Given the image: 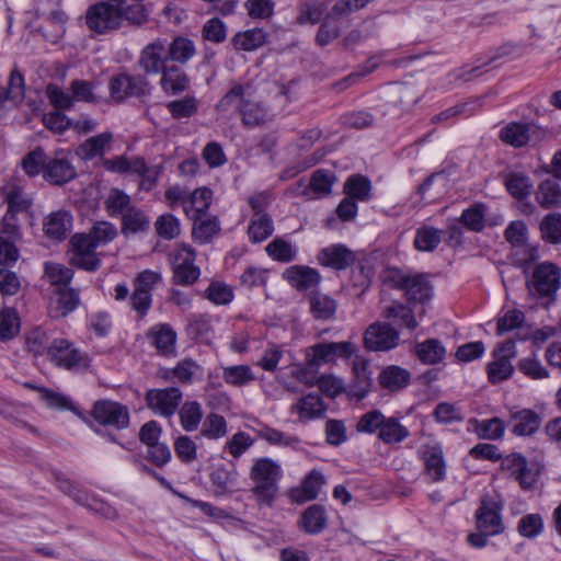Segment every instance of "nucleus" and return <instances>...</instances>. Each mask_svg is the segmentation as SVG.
Instances as JSON below:
<instances>
[{
  "instance_id": "1",
  "label": "nucleus",
  "mask_w": 561,
  "mask_h": 561,
  "mask_svg": "<svg viewBox=\"0 0 561 561\" xmlns=\"http://www.w3.org/2000/svg\"><path fill=\"white\" fill-rule=\"evenodd\" d=\"M88 28L96 35H107L121 30L126 22L141 26L149 20V11L142 3L129 4L127 0H103L91 4L84 15Z\"/></svg>"
},
{
  "instance_id": "2",
  "label": "nucleus",
  "mask_w": 561,
  "mask_h": 561,
  "mask_svg": "<svg viewBox=\"0 0 561 561\" xmlns=\"http://www.w3.org/2000/svg\"><path fill=\"white\" fill-rule=\"evenodd\" d=\"M526 287L529 296L548 309L556 302L561 287V268L551 262L537 264L526 280Z\"/></svg>"
},
{
  "instance_id": "3",
  "label": "nucleus",
  "mask_w": 561,
  "mask_h": 561,
  "mask_svg": "<svg viewBox=\"0 0 561 561\" xmlns=\"http://www.w3.org/2000/svg\"><path fill=\"white\" fill-rule=\"evenodd\" d=\"M280 477V466L273 459L262 457L254 460L250 470V479L254 483L252 493L259 503L272 505Z\"/></svg>"
},
{
  "instance_id": "4",
  "label": "nucleus",
  "mask_w": 561,
  "mask_h": 561,
  "mask_svg": "<svg viewBox=\"0 0 561 561\" xmlns=\"http://www.w3.org/2000/svg\"><path fill=\"white\" fill-rule=\"evenodd\" d=\"M356 347L350 341L317 343L306 350V367L298 371L297 378L306 383H312L307 379V371H314L322 364L333 363L337 358H350Z\"/></svg>"
},
{
  "instance_id": "5",
  "label": "nucleus",
  "mask_w": 561,
  "mask_h": 561,
  "mask_svg": "<svg viewBox=\"0 0 561 561\" xmlns=\"http://www.w3.org/2000/svg\"><path fill=\"white\" fill-rule=\"evenodd\" d=\"M195 251L185 244L176 247L170 254L174 284L191 286L198 279L201 270L195 265Z\"/></svg>"
},
{
  "instance_id": "6",
  "label": "nucleus",
  "mask_w": 561,
  "mask_h": 561,
  "mask_svg": "<svg viewBox=\"0 0 561 561\" xmlns=\"http://www.w3.org/2000/svg\"><path fill=\"white\" fill-rule=\"evenodd\" d=\"M110 93L116 102L128 98H141L150 92V84L145 75L122 72L110 79Z\"/></svg>"
},
{
  "instance_id": "7",
  "label": "nucleus",
  "mask_w": 561,
  "mask_h": 561,
  "mask_svg": "<svg viewBox=\"0 0 561 561\" xmlns=\"http://www.w3.org/2000/svg\"><path fill=\"white\" fill-rule=\"evenodd\" d=\"M183 392L178 387L153 388L146 392L145 401L149 410L162 417L170 419L179 410Z\"/></svg>"
},
{
  "instance_id": "8",
  "label": "nucleus",
  "mask_w": 561,
  "mask_h": 561,
  "mask_svg": "<svg viewBox=\"0 0 561 561\" xmlns=\"http://www.w3.org/2000/svg\"><path fill=\"white\" fill-rule=\"evenodd\" d=\"M47 359L57 367L72 369L88 365V356L82 354L66 339H54L49 343Z\"/></svg>"
},
{
  "instance_id": "9",
  "label": "nucleus",
  "mask_w": 561,
  "mask_h": 561,
  "mask_svg": "<svg viewBox=\"0 0 561 561\" xmlns=\"http://www.w3.org/2000/svg\"><path fill=\"white\" fill-rule=\"evenodd\" d=\"M399 341L398 330L386 322L370 324L364 334L365 347L373 352L390 351L399 345Z\"/></svg>"
},
{
  "instance_id": "10",
  "label": "nucleus",
  "mask_w": 561,
  "mask_h": 561,
  "mask_svg": "<svg viewBox=\"0 0 561 561\" xmlns=\"http://www.w3.org/2000/svg\"><path fill=\"white\" fill-rule=\"evenodd\" d=\"M92 416L99 424L117 430H124L129 425L127 407L111 400L96 401L93 404Z\"/></svg>"
},
{
  "instance_id": "11",
  "label": "nucleus",
  "mask_w": 561,
  "mask_h": 561,
  "mask_svg": "<svg viewBox=\"0 0 561 561\" xmlns=\"http://www.w3.org/2000/svg\"><path fill=\"white\" fill-rule=\"evenodd\" d=\"M390 274L394 286L405 291L408 300L423 304L431 298L433 288L423 275H405L399 271Z\"/></svg>"
},
{
  "instance_id": "12",
  "label": "nucleus",
  "mask_w": 561,
  "mask_h": 561,
  "mask_svg": "<svg viewBox=\"0 0 561 561\" xmlns=\"http://www.w3.org/2000/svg\"><path fill=\"white\" fill-rule=\"evenodd\" d=\"M502 505L490 499H482L476 512V525L479 531L496 536L504 531L505 526L501 516Z\"/></svg>"
},
{
  "instance_id": "13",
  "label": "nucleus",
  "mask_w": 561,
  "mask_h": 561,
  "mask_svg": "<svg viewBox=\"0 0 561 561\" xmlns=\"http://www.w3.org/2000/svg\"><path fill=\"white\" fill-rule=\"evenodd\" d=\"M70 243L73 248L71 263L78 268L94 272L99 268L101 260L95 250L98 245L87 234H75Z\"/></svg>"
},
{
  "instance_id": "14",
  "label": "nucleus",
  "mask_w": 561,
  "mask_h": 561,
  "mask_svg": "<svg viewBox=\"0 0 561 561\" xmlns=\"http://www.w3.org/2000/svg\"><path fill=\"white\" fill-rule=\"evenodd\" d=\"M168 61L167 44L161 38L147 44L138 58V65L146 75L161 73L168 67Z\"/></svg>"
},
{
  "instance_id": "15",
  "label": "nucleus",
  "mask_w": 561,
  "mask_h": 561,
  "mask_svg": "<svg viewBox=\"0 0 561 561\" xmlns=\"http://www.w3.org/2000/svg\"><path fill=\"white\" fill-rule=\"evenodd\" d=\"M146 339L161 356L173 357L176 354L178 334L169 323H157L148 329Z\"/></svg>"
},
{
  "instance_id": "16",
  "label": "nucleus",
  "mask_w": 561,
  "mask_h": 561,
  "mask_svg": "<svg viewBox=\"0 0 561 561\" xmlns=\"http://www.w3.org/2000/svg\"><path fill=\"white\" fill-rule=\"evenodd\" d=\"M77 175L76 169L64 151H56L54 157H47L44 179L54 185L68 183Z\"/></svg>"
},
{
  "instance_id": "17",
  "label": "nucleus",
  "mask_w": 561,
  "mask_h": 561,
  "mask_svg": "<svg viewBox=\"0 0 561 561\" xmlns=\"http://www.w3.org/2000/svg\"><path fill=\"white\" fill-rule=\"evenodd\" d=\"M421 458L425 465V472L432 482H439L446 477V462L440 445H427L421 450Z\"/></svg>"
},
{
  "instance_id": "18",
  "label": "nucleus",
  "mask_w": 561,
  "mask_h": 561,
  "mask_svg": "<svg viewBox=\"0 0 561 561\" xmlns=\"http://www.w3.org/2000/svg\"><path fill=\"white\" fill-rule=\"evenodd\" d=\"M253 94V88L250 83H233L227 93L219 100L216 110L219 112H228L236 110L242 115V107Z\"/></svg>"
},
{
  "instance_id": "19",
  "label": "nucleus",
  "mask_w": 561,
  "mask_h": 561,
  "mask_svg": "<svg viewBox=\"0 0 561 561\" xmlns=\"http://www.w3.org/2000/svg\"><path fill=\"white\" fill-rule=\"evenodd\" d=\"M210 482L215 495L231 494L236 491L238 484L237 469L233 465L230 468L224 465L217 466L210 473Z\"/></svg>"
},
{
  "instance_id": "20",
  "label": "nucleus",
  "mask_w": 561,
  "mask_h": 561,
  "mask_svg": "<svg viewBox=\"0 0 561 561\" xmlns=\"http://www.w3.org/2000/svg\"><path fill=\"white\" fill-rule=\"evenodd\" d=\"M318 260L324 266L345 270L355 262V255L346 247L336 244L321 250Z\"/></svg>"
},
{
  "instance_id": "21",
  "label": "nucleus",
  "mask_w": 561,
  "mask_h": 561,
  "mask_svg": "<svg viewBox=\"0 0 561 561\" xmlns=\"http://www.w3.org/2000/svg\"><path fill=\"white\" fill-rule=\"evenodd\" d=\"M324 483V476L320 471L313 469L304 480L301 488L293 489L290 491V499L297 503L312 501L318 497Z\"/></svg>"
},
{
  "instance_id": "22",
  "label": "nucleus",
  "mask_w": 561,
  "mask_h": 561,
  "mask_svg": "<svg viewBox=\"0 0 561 561\" xmlns=\"http://www.w3.org/2000/svg\"><path fill=\"white\" fill-rule=\"evenodd\" d=\"M160 85L167 94L175 95L190 88V79L183 69L171 65L161 72Z\"/></svg>"
},
{
  "instance_id": "23",
  "label": "nucleus",
  "mask_w": 561,
  "mask_h": 561,
  "mask_svg": "<svg viewBox=\"0 0 561 561\" xmlns=\"http://www.w3.org/2000/svg\"><path fill=\"white\" fill-rule=\"evenodd\" d=\"M353 373L354 380L351 386V393L357 399H363L367 396L373 387L369 363L364 358L356 357L353 362Z\"/></svg>"
},
{
  "instance_id": "24",
  "label": "nucleus",
  "mask_w": 561,
  "mask_h": 561,
  "mask_svg": "<svg viewBox=\"0 0 561 561\" xmlns=\"http://www.w3.org/2000/svg\"><path fill=\"white\" fill-rule=\"evenodd\" d=\"M510 422L513 426V433L517 436H528L537 432L541 424L540 415L529 409L511 414Z\"/></svg>"
},
{
  "instance_id": "25",
  "label": "nucleus",
  "mask_w": 561,
  "mask_h": 561,
  "mask_svg": "<svg viewBox=\"0 0 561 561\" xmlns=\"http://www.w3.org/2000/svg\"><path fill=\"white\" fill-rule=\"evenodd\" d=\"M379 383L390 392H397L405 388L411 380V374L397 365L385 367L378 377Z\"/></svg>"
},
{
  "instance_id": "26",
  "label": "nucleus",
  "mask_w": 561,
  "mask_h": 561,
  "mask_svg": "<svg viewBox=\"0 0 561 561\" xmlns=\"http://www.w3.org/2000/svg\"><path fill=\"white\" fill-rule=\"evenodd\" d=\"M72 227V218L67 211H56L48 215L44 221L45 234L54 240L66 239Z\"/></svg>"
},
{
  "instance_id": "27",
  "label": "nucleus",
  "mask_w": 561,
  "mask_h": 561,
  "mask_svg": "<svg viewBox=\"0 0 561 561\" xmlns=\"http://www.w3.org/2000/svg\"><path fill=\"white\" fill-rule=\"evenodd\" d=\"M271 119L270 110L262 102L255 101L253 95L242 107L241 121L249 128L262 126Z\"/></svg>"
},
{
  "instance_id": "28",
  "label": "nucleus",
  "mask_w": 561,
  "mask_h": 561,
  "mask_svg": "<svg viewBox=\"0 0 561 561\" xmlns=\"http://www.w3.org/2000/svg\"><path fill=\"white\" fill-rule=\"evenodd\" d=\"M112 140L113 134L111 131L101 133L84 140L77 148L76 153L83 160H92L98 156H102Z\"/></svg>"
},
{
  "instance_id": "29",
  "label": "nucleus",
  "mask_w": 561,
  "mask_h": 561,
  "mask_svg": "<svg viewBox=\"0 0 561 561\" xmlns=\"http://www.w3.org/2000/svg\"><path fill=\"white\" fill-rule=\"evenodd\" d=\"M191 218L194 220L192 236L201 244L210 242L220 231V224L217 217L201 215L192 216Z\"/></svg>"
},
{
  "instance_id": "30",
  "label": "nucleus",
  "mask_w": 561,
  "mask_h": 561,
  "mask_svg": "<svg viewBox=\"0 0 561 561\" xmlns=\"http://www.w3.org/2000/svg\"><path fill=\"white\" fill-rule=\"evenodd\" d=\"M327 513L322 505L313 504L305 510L301 515L299 525L300 528L309 534H320L327 526Z\"/></svg>"
},
{
  "instance_id": "31",
  "label": "nucleus",
  "mask_w": 561,
  "mask_h": 561,
  "mask_svg": "<svg viewBox=\"0 0 561 561\" xmlns=\"http://www.w3.org/2000/svg\"><path fill=\"white\" fill-rule=\"evenodd\" d=\"M381 316L385 319L392 320L399 327L407 328L410 331L415 330L419 325L413 310L409 306L401 302H394L386 307L382 310Z\"/></svg>"
},
{
  "instance_id": "32",
  "label": "nucleus",
  "mask_w": 561,
  "mask_h": 561,
  "mask_svg": "<svg viewBox=\"0 0 561 561\" xmlns=\"http://www.w3.org/2000/svg\"><path fill=\"white\" fill-rule=\"evenodd\" d=\"M79 294L69 287H58L56 290V302L50 313L54 318H62L76 310L79 305Z\"/></svg>"
},
{
  "instance_id": "33",
  "label": "nucleus",
  "mask_w": 561,
  "mask_h": 561,
  "mask_svg": "<svg viewBox=\"0 0 561 561\" xmlns=\"http://www.w3.org/2000/svg\"><path fill=\"white\" fill-rule=\"evenodd\" d=\"M533 125L523 123H510L500 131V139L515 148L523 147L528 144L530 138V129Z\"/></svg>"
},
{
  "instance_id": "34",
  "label": "nucleus",
  "mask_w": 561,
  "mask_h": 561,
  "mask_svg": "<svg viewBox=\"0 0 561 561\" xmlns=\"http://www.w3.org/2000/svg\"><path fill=\"white\" fill-rule=\"evenodd\" d=\"M284 275L294 286L304 290L317 286L321 279L318 271L307 266H291Z\"/></svg>"
},
{
  "instance_id": "35",
  "label": "nucleus",
  "mask_w": 561,
  "mask_h": 561,
  "mask_svg": "<svg viewBox=\"0 0 561 561\" xmlns=\"http://www.w3.org/2000/svg\"><path fill=\"white\" fill-rule=\"evenodd\" d=\"M290 411L297 412L301 421H309L320 416L325 411V407L320 396L310 393L293 404Z\"/></svg>"
},
{
  "instance_id": "36",
  "label": "nucleus",
  "mask_w": 561,
  "mask_h": 561,
  "mask_svg": "<svg viewBox=\"0 0 561 561\" xmlns=\"http://www.w3.org/2000/svg\"><path fill=\"white\" fill-rule=\"evenodd\" d=\"M536 201L545 209L558 207L561 203V187L557 180L542 181L536 192Z\"/></svg>"
},
{
  "instance_id": "37",
  "label": "nucleus",
  "mask_w": 561,
  "mask_h": 561,
  "mask_svg": "<svg viewBox=\"0 0 561 561\" xmlns=\"http://www.w3.org/2000/svg\"><path fill=\"white\" fill-rule=\"evenodd\" d=\"M267 34L263 28H251L239 32L232 37L236 49L251 51L262 47L266 43Z\"/></svg>"
},
{
  "instance_id": "38",
  "label": "nucleus",
  "mask_w": 561,
  "mask_h": 561,
  "mask_svg": "<svg viewBox=\"0 0 561 561\" xmlns=\"http://www.w3.org/2000/svg\"><path fill=\"white\" fill-rule=\"evenodd\" d=\"M443 231L428 225L416 229L414 247L420 252H433L442 242Z\"/></svg>"
},
{
  "instance_id": "39",
  "label": "nucleus",
  "mask_w": 561,
  "mask_h": 561,
  "mask_svg": "<svg viewBox=\"0 0 561 561\" xmlns=\"http://www.w3.org/2000/svg\"><path fill=\"white\" fill-rule=\"evenodd\" d=\"M415 354L423 364L434 365L444 359L446 350L439 340L428 339L415 345Z\"/></svg>"
},
{
  "instance_id": "40",
  "label": "nucleus",
  "mask_w": 561,
  "mask_h": 561,
  "mask_svg": "<svg viewBox=\"0 0 561 561\" xmlns=\"http://www.w3.org/2000/svg\"><path fill=\"white\" fill-rule=\"evenodd\" d=\"M167 53L169 60L184 65L196 54V48L192 39L176 36L167 46Z\"/></svg>"
},
{
  "instance_id": "41",
  "label": "nucleus",
  "mask_w": 561,
  "mask_h": 561,
  "mask_svg": "<svg viewBox=\"0 0 561 561\" xmlns=\"http://www.w3.org/2000/svg\"><path fill=\"white\" fill-rule=\"evenodd\" d=\"M203 408L197 401H186L179 408V417L185 432H194L198 428L203 419Z\"/></svg>"
},
{
  "instance_id": "42",
  "label": "nucleus",
  "mask_w": 561,
  "mask_h": 561,
  "mask_svg": "<svg viewBox=\"0 0 561 561\" xmlns=\"http://www.w3.org/2000/svg\"><path fill=\"white\" fill-rule=\"evenodd\" d=\"M371 183L368 178L360 174L351 175L344 183L346 197L354 201L366 202L370 199Z\"/></svg>"
},
{
  "instance_id": "43",
  "label": "nucleus",
  "mask_w": 561,
  "mask_h": 561,
  "mask_svg": "<svg viewBox=\"0 0 561 561\" xmlns=\"http://www.w3.org/2000/svg\"><path fill=\"white\" fill-rule=\"evenodd\" d=\"M173 377L182 385H192L203 375L202 366L192 358H183L172 368Z\"/></svg>"
},
{
  "instance_id": "44",
  "label": "nucleus",
  "mask_w": 561,
  "mask_h": 561,
  "mask_svg": "<svg viewBox=\"0 0 561 561\" xmlns=\"http://www.w3.org/2000/svg\"><path fill=\"white\" fill-rule=\"evenodd\" d=\"M409 430L396 417H386L378 438L385 444H398L409 437Z\"/></svg>"
},
{
  "instance_id": "45",
  "label": "nucleus",
  "mask_w": 561,
  "mask_h": 561,
  "mask_svg": "<svg viewBox=\"0 0 561 561\" xmlns=\"http://www.w3.org/2000/svg\"><path fill=\"white\" fill-rule=\"evenodd\" d=\"M310 312L314 319L329 320L336 310V301L328 295L314 293L310 296Z\"/></svg>"
},
{
  "instance_id": "46",
  "label": "nucleus",
  "mask_w": 561,
  "mask_h": 561,
  "mask_svg": "<svg viewBox=\"0 0 561 561\" xmlns=\"http://www.w3.org/2000/svg\"><path fill=\"white\" fill-rule=\"evenodd\" d=\"M505 187L507 192L516 199H523L530 195L533 182L524 173L512 172L505 176Z\"/></svg>"
},
{
  "instance_id": "47",
  "label": "nucleus",
  "mask_w": 561,
  "mask_h": 561,
  "mask_svg": "<svg viewBox=\"0 0 561 561\" xmlns=\"http://www.w3.org/2000/svg\"><path fill=\"white\" fill-rule=\"evenodd\" d=\"M273 220L267 214L253 215L248 228V234L253 242H262L272 236Z\"/></svg>"
},
{
  "instance_id": "48",
  "label": "nucleus",
  "mask_w": 561,
  "mask_h": 561,
  "mask_svg": "<svg viewBox=\"0 0 561 561\" xmlns=\"http://www.w3.org/2000/svg\"><path fill=\"white\" fill-rule=\"evenodd\" d=\"M123 232L124 233H138L148 230L149 219L145 213L136 207H129L123 214Z\"/></svg>"
},
{
  "instance_id": "49",
  "label": "nucleus",
  "mask_w": 561,
  "mask_h": 561,
  "mask_svg": "<svg viewBox=\"0 0 561 561\" xmlns=\"http://www.w3.org/2000/svg\"><path fill=\"white\" fill-rule=\"evenodd\" d=\"M46 161L45 150L42 147H36L23 157L21 167L26 175L34 178L41 172L44 174Z\"/></svg>"
},
{
  "instance_id": "50",
  "label": "nucleus",
  "mask_w": 561,
  "mask_h": 561,
  "mask_svg": "<svg viewBox=\"0 0 561 561\" xmlns=\"http://www.w3.org/2000/svg\"><path fill=\"white\" fill-rule=\"evenodd\" d=\"M541 238L552 244L561 243V214L546 215L540 222Z\"/></svg>"
},
{
  "instance_id": "51",
  "label": "nucleus",
  "mask_w": 561,
  "mask_h": 561,
  "mask_svg": "<svg viewBox=\"0 0 561 561\" xmlns=\"http://www.w3.org/2000/svg\"><path fill=\"white\" fill-rule=\"evenodd\" d=\"M224 380L231 386L242 387L255 379V376L248 365L227 366L222 368Z\"/></svg>"
},
{
  "instance_id": "52",
  "label": "nucleus",
  "mask_w": 561,
  "mask_h": 561,
  "mask_svg": "<svg viewBox=\"0 0 561 561\" xmlns=\"http://www.w3.org/2000/svg\"><path fill=\"white\" fill-rule=\"evenodd\" d=\"M157 234L164 240H173L181 233L180 220L172 214L160 215L154 221Z\"/></svg>"
},
{
  "instance_id": "53",
  "label": "nucleus",
  "mask_w": 561,
  "mask_h": 561,
  "mask_svg": "<svg viewBox=\"0 0 561 561\" xmlns=\"http://www.w3.org/2000/svg\"><path fill=\"white\" fill-rule=\"evenodd\" d=\"M198 101L194 96H185L180 100L171 101L167 104V108L174 119L190 118L198 111Z\"/></svg>"
},
{
  "instance_id": "54",
  "label": "nucleus",
  "mask_w": 561,
  "mask_h": 561,
  "mask_svg": "<svg viewBox=\"0 0 561 561\" xmlns=\"http://www.w3.org/2000/svg\"><path fill=\"white\" fill-rule=\"evenodd\" d=\"M485 205L477 203L465 209L459 221L469 230L480 232L484 228Z\"/></svg>"
},
{
  "instance_id": "55",
  "label": "nucleus",
  "mask_w": 561,
  "mask_h": 561,
  "mask_svg": "<svg viewBox=\"0 0 561 561\" xmlns=\"http://www.w3.org/2000/svg\"><path fill=\"white\" fill-rule=\"evenodd\" d=\"M95 88V82L82 79H73L69 84V91L72 93L75 101L84 103L99 102Z\"/></svg>"
},
{
  "instance_id": "56",
  "label": "nucleus",
  "mask_w": 561,
  "mask_h": 561,
  "mask_svg": "<svg viewBox=\"0 0 561 561\" xmlns=\"http://www.w3.org/2000/svg\"><path fill=\"white\" fill-rule=\"evenodd\" d=\"M213 199V192L208 187H198L190 193L188 207L191 216L206 215Z\"/></svg>"
},
{
  "instance_id": "57",
  "label": "nucleus",
  "mask_w": 561,
  "mask_h": 561,
  "mask_svg": "<svg viewBox=\"0 0 561 561\" xmlns=\"http://www.w3.org/2000/svg\"><path fill=\"white\" fill-rule=\"evenodd\" d=\"M20 330L18 312L13 308H3L0 311V340L13 339Z\"/></svg>"
},
{
  "instance_id": "58",
  "label": "nucleus",
  "mask_w": 561,
  "mask_h": 561,
  "mask_svg": "<svg viewBox=\"0 0 561 561\" xmlns=\"http://www.w3.org/2000/svg\"><path fill=\"white\" fill-rule=\"evenodd\" d=\"M227 434V422L217 413H209L201 430V435L208 439H219Z\"/></svg>"
},
{
  "instance_id": "59",
  "label": "nucleus",
  "mask_w": 561,
  "mask_h": 561,
  "mask_svg": "<svg viewBox=\"0 0 561 561\" xmlns=\"http://www.w3.org/2000/svg\"><path fill=\"white\" fill-rule=\"evenodd\" d=\"M267 254L275 261L288 263L296 259V249L282 238H276L266 247Z\"/></svg>"
},
{
  "instance_id": "60",
  "label": "nucleus",
  "mask_w": 561,
  "mask_h": 561,
  "mask_svg": "<svg viewBox=\"0 0 561 561\" xmlns=\"http://www.w3.org/2000/svg\"><path fill=\"white\" fill-rule=\"evenodd\" d=\"M44 271L49 282L59 287H67L73 277V271L59 263L46 262Z\"/></svg>"
},
{
  "instance_id": "61",
  "label": "nucleus",
  "mask_w": 561,
  "mask_h": 561,
  "mask_svg": "<svg viewBox=\"0 0 561 561\" xmlns=\"http://www.w3.org/2000/svg\"><path fill=\"white\" fill-rule=\"evenodd\" d=\"M514 371L512 363L504 358L494 357L486 366L488 378L492 383L508 379Z\"/></svg>"
},
{
  "instance_id": "62",
  "label": "nucleus",
  "mask_w": 561,
  "mask_h": 561,
  "mask_svg": "<svg viewBox=\"0 0 561 561\" xmlns=\"http://www.w3.org/2000/svg\"><path fill=\"white\" fill-rule=\"evenodd\" d=\"M386 416L378 410H371L363 414L357 424L356 431L366 434H379Z\"/></svg>"
},
{
  "instance_id": "63",
  "label": "nucleus",
  "mask_w": 561,
  "mask_h": 561,
  "mask_svg": "<svg viewBox=\"0 0 561 561\" xmlns=\"http://www.w3.org/2000/svg\"><path fill=\"white\" fill-rule=\"evenodd\" d=\"M46 95L50 102V104L57 111L70 110L75 105V98L68 92L64 91L61 88L55 84H48L46 88Z\"/></svg>"
},
{
  "instance_id": "64",
  "label": "nucleus",
  "mask_w": 561,
  "mask_h": 561,
  "mask_svg": "<svg viewBox=\"0 0 561 561\" xmlns=\"http://www.w3.org/2000/svg\"><path fill=\"white\" fill-rule=\"evenodd\" d=\"M336 178L331 171L319 169L312 173L310 179V188L319 195H328L331 193L332 185Z\"/></svg>"
}]
</instances>
